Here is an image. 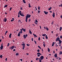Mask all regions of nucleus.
<instances>
[{
    "label": "nucleus",
    "mask_w": 62,
    "mask_h": 62,
    "mask_svg": "<svg viewBox=\"0 0 62 62\" xmlns=\"http://www.w3.org/2000/svg\"><path fill=\"white\" fill-rule=\"evenodd\" d=\"M31 16V15H30L29 14H27L26 15V19H25V21L26 22H27V19H28V18H29Z\"/></svg>",
    "instance_id": "f257e3e1"
},
{
    "label": "nucleus",
    "mask_w": 62,
    "mask_h": 62,
    "mask_svg": "<svg viewBox=\"0 0 62 62\" xmlns=\"http://www.w3.org/2000/svg\"><path fill=\"white\" fill-rule=\"evenodd\" d=\"M39 59V62H41V60L44 59V57L43 56H41Z\"/></svg>",
    "instance_id": "f03ea898"
},
{
    "label": "nucleus",
    "mask_w": 62,
    "mask_h": 62,
    "mask_svg": "<svg viewBox=\"0 0 62 62\" xmlns=\"http://www.w3.org/2000/svg\"><path fill=\"white\" fill-rule=\"evenodd\" d=\"M14 48V46H11L9 48V49H11V50H13Z\"/></svg>",
    "instance_id": "7ed1b4c3"
},
{
    "label": "nucleus",
    "mask_w": 62,
    "mask_h": 62,
    "mask_svg": "<svg viewBox=\"0 0 62 62\" xmlns=\"http://www.w3.org/2000/svg\"><path fill=\"white\" fill-rule=\"evenodd\" d=\"M3 21L4 22H6L7 21V19L6 18H4L3 19Z\"/></svg>",
    "instance_id": "20e7f679"
},
{
    "label": "nucleus",
    "mask_w": 62,
    "mask_h": 62,
    "mask_svg": "<svg viewBox=\"0 0 62 62\" xmlns=\"http://www.w3.org/2000/svg\"><path fill=\"white\" fill-rule=\"evenodd\" d=\"M27 36H28V35H27V34L24 35L23 36V37L24 38H25V39H26L27 37Z\"/></svg>",
    "instance_id": "39448f33"
},
{
    "label": "nucleus",
    "mask_w": 62,
    "mask_h": 62,
    "mask_svg": "<svg viewBox=\"0 0 62 62\" xmlns=\"http://www.w3.org/2000/svg\"><path fill=\"white\" fill-rule=\"evenodd\" d=\"M60 40V38L59 37H57L55 40L56 41H58V40Z\"/></svg>",
    "instance_id": "423d86ee"
},
{
    "label": "nucleus",
    "mask_w": 62,
    "mask_h": 62,
    "mask_svg": "<svg viewBox=\"0 0 62 62\" xmlns=\"http://www.w3.org/2000/svg\"><path fill=\"white\" fill-rule=\"evenodd\" d=\"M44 29H46V30L47 31H48L49 30V29L48 28H47V27H46V28L45 27H44Z\"/></svg>",
    "instance_id": "0eeeda50"
},
{
    "label": "nucleus",
    "mask_w": 62,
    "mask_h": 62,
    "mask_svg": "<svg viewBox=\"0 0 62 62\" xmlns=\"http://www.w3.org/2000/svg\"><path fill=\"white\" fill-rule=\"evenodd\" d=\"M58 41H59V44H61V43H62V41L60 40H58Z\"/></svg>",
    "instance_id": "6e6552de"
},
{
    "label": "nucleus",
    "mask_w": 62,
    "mask_h": 62,
    "mask_svg": "<svg viewBox=\"0 0 62 62\" xmlns=\"http://www.w3.org/2000/svg\"><path fill=\"white\" fill-rule=\"evenodd\" d=\"M44 12L45 14L46 15L48 14V12H46V11H44Z\"/></svg>",
    "instance_id": "1a4fd4ad"
},
{
    "label": "nucleus",
    "mask_w": 62,
    "mask_h": 62,
    "mask_svg": "<svg viewBox=\"0 0 62 62\" xmlns=\"http://www.w3.org/2000/svg\"><path fill=\"white\" fill-rule=\"evenodd\" d=\"M52 16L53 17V18H54V16H55V14H54V13H53V14L52 15Z\"/></svg>",
    "instance_id": "9d476101"
},
{
    "label": "nucleus",
    "mask_w": 62,
    "mask_h": 62,
    "mask_svg": "<svg viewBox=\"0 0 62 62\" xmlns=\"http://www.w3.org/2000/svg\"><path fill=\"white\" fill-rule=\"evenodd\" d=\"M54 56L56 58V57H57V54L56 53L54 55Z\"/></svg>",
    "instance_id": "9b49d317"
},
{
    "label": "nucleus",
    "mask_w": 62,
    "mask_h": 62,
    "mask_svg": "<svg viewBox=\"0 0 62 62\" xmlns=\"http://www.w3.org/2000/svg\"><path fill=\"white\" fill-rule=\"evenodd\" d=\"M22 29L23 30L24 32H25V31H26V29H24L23 28H22Z\"/></svg>",
    "instance_id": "f8f14e48"
},
{
    "label": "nucleus",
    "mask_w": 62,
    "mask_h": 62,
    "mask_svg": "<svg viewBox=\"0 0 62 62\" xmlns=\"http://www.w3.org/2000/svg\"><path fill=\"white\" fill-rule=\"evenodd\" d=\"M0 49L1 50H2V49H3V46H1L0 47Z\"/></svg>",
    "instance_id": "ddd939ff"
},
{
    "label": "nucleus",
    "mask_w": 62,
    "mask_h": 62,
    "mask_svg": "<svg viewBox=\"0 0 62 62\" xmlns=\"http://www.w3.org/2000/svg\"><path fill=\"white\" fill-rule=\"evenodd\" d=\"M62 54V51H60L59 52V54H60H60Z\"/></svg>",
    "instance_id": "4468645a"
},
{
    "label": "nucleus",
    "mask_w": 62,
    "mask_h": 62,
    "mask_svg": "<svg viewBox=\"0 0 62 62\" xmlns=\"http://www.w3.org/2000/svg\"><path fill=\"white\" fill-rule=\"evenodd\" d=\"M11 35H12V34L10 33L9 35V37L10 38H11Z\"/></svg>",
    "instance_id": "2eb2a0df"
},
{
    "label": "nucleus",
    "mask_w": 62,
    "mask_h": 62,
    "mask_svg": "<svg viewBox=\"0 0 62 62\" xmlns=\"http://www.w3.org/2000/svg\"><path fill=\"white\" fill-rule=\"evenodd\" d=\"M23 2L24 4L26 3V2H25V0H23Z\"/></svg>",
    "instance_id": "dca6fc26"
},
{
    "label": "nucleus",
    "mask_w": 62,
    "mask_h": 62,
    "mask_svg": "<svg viewBox=\"0 0 62 62\" xmlns=\"http://www.w3.org/2000/svg\"><path fill=\"white\" fill-rule=\"evenodd\" d=\"M54 44H55V43L54 42H53L52 44V46H54Z\"/></svg>",
    "instance_id": "f3484780"
},
{
    "label": "nucleus",
    "mask_w": 62,
    "mask_h": 62,
    "mask_svg": "<svg viewBox=\"0 0 62 62\" xmlns=\"http://www.w3.org/2000/svg\"><path fill=\"white\" fill-rule=\"evenodd\" d=\"M12 20H11V22H13V21H14V18H12Z\"/></svg>",
    "instance_id": "a211bd4d"
},
{
    "label": "nucleus",
    "mask_w": 62,
    "mask_h": 62,
    "mask_svg": "<svg viewBox=\"0 0 62 62\" xmlns=\"http://www.w3.org/2000/svg\"><path fill=\"white\" fill-rule=\"evenodd\" d=\"M20 15H21V16H22V17H23L24 16V15H23L22 14H20Z\"/></svg>",
    "instance_id": "6ab92c4d"
},
{
    "label": "nucleus",
    "mask_w": 62,
    "mask_h": 62,
    "mask_svg": "<svg viewBox=\"0 0 62 62\" xmlns=\"http://www.w3.org/2000/svg\"><path fill=\"white\" fill-rule=\"evenodd\" d=\"M38 10H40V7L39 6V7H38Z\"/></svg>",
    "instance_id": "aec40b11"
},
{
    "label": "nucleus",
    "mask_w": 62,
    "mask_h": 62,
    "mask_svg": "<svg viewBox=\"0 0 62 62\" xmlns=\"http://www.w3.org/2000/svg\"><path fill=\"white\" fill-rule=\"evenodd\" d=\"M29 33H30V34H31V35L32 34V32H31V31H30V30H29Z\"/></svg>",
    "instance_id": "412c9836"
},
{
    "label": "nucleus",
    "mask_w": 62,
    "mask_h": 62,
    "mask_svg": "<svg viewBox=\"0 0 62 62\" xmlns=\"http://www.w3.org/2000/svg\"><path fill=\"white\" fill-rule=\"evenodd\" d=\"M47 49H48V52H50V50L49 48L48 47L47 48Z\"/></svg>",
    "instance_id": "4be33fe9"
},
{
    "label": "nucleus",
    "mask_w": 62,
    "mask_h": 62,
    "mask_svg": "<svg viewBox=\"0 0 62 62\" xmlns=\"http://www.w3.org/2000/svg\"><path fill=\"white\" fill-rule=\"evenodd\" d=\"M62 27H60V31H61V30H62Z\"/></svg>",
    "instance_id": "5701e85b"
},
{
    "label": "nucleus",
    "mask_w": 62,
    "mask_h": 62,
    "mask_svg": "<svg viewBox=\"0 0 62 62\" xmlns=\"http://www.w3.org/2000/svg\"><path fill=\"white\" fill-rule=\"evenodd\" d=\"M30 5V3L29 4V8H31V6Z\"/></svg>",
    "instance_id": "b1692460"
},
{
    "label": "nucleus",
    "mask_w": 62,
    "mask_h": 62,
    "mask_svg": "<svg viewBox=\"0 0 62 62\" xmlns=\"http://www.w3.org/2000/svg\"><path fill=\"white\" fill-rule=\"evenodd\" d=\"M51 9H52V7H51L50 8L48 9L49 10H50Z\"/></svg>",
    "instance_id": "393cba45"
},
{
    "label": "nucleus",
    "mask_w": 62,
    "mask_h": 62,
    "mask_svg": "<svg viewBox=\"0 0 62 62\" xmlns=\"http://www.w3.org/2000/svg\"><path fill=\"white\" fill-rule=\"evenodd\" d=\"M45 35L46 36V34H42V36H43V37H44L45 36Z\"/></svg>",
    "instance_id": "a878e982"
},
{
    "label": "nucleus",
    "mask_w": 62,
    "mask_h": 62,
    "mask_svg": "<svg viewBox=\"0 0 62 62\" xmlns=\"http://www.w3.org/2000/svg\"><path fill=\"white\" fill-rule=\"evenodd\" d=\"M19 13L20 15V14H22L21 11H19Z\"/></svg>",
    "instance_id": "bb28decb"
},
{
    "label": "nucleus",
    "mask_w": 62,
    "mask_h": 62,
    "mask_svg": "<svg viewBox=\"0 0 62 62\" xmlns=\"http://www.w3.org/2000/svg\"><path fill=\"white\" fill-rule=\"evenodd\" d=\"M20 33H19L18 34V36L19 37H20Z\"/></svg>",
    "instance_id": "cd10ccee"
},
{
    "label": "nucleus",
    "mask_w": 62,
    "mask_h": 62,
    "mask_svg": "<svg viewBox=\"0 0 62 62\" xmlns=\"http://www.w3.org/2000/svg\"><path fill=\"white\" fill-rule=\"evenodd\" d=\"M46 39H48V37H47V35H46Z\"/></svg>",
    "instance_id": "c85d7f7f"
},
{
    "label": "nucleus",
    "mask_w": 62,
    "mask_h": 62,
    "mask_svg": "<svg viewBox=\"0 0 62 62\" xmlns=\"http://www.w3.org/2000/svg\"><path fill=\"white\" fill-rule=\"evenodd\" d=\"M2 57H3V55H1L0 56V57L1 58H2Z\"/></svg>",
    "instance_id": "c756f323"
},
{
    "label": "nucleus",
    "mask_w": 62,
    "mask_h": 62,
    "mask_svg": "<svg viewBox=\"0 0 62 62\" xmlns=\"http://www.w3.org/2000/svg\"><path fill=\"white\" fill-rule=\"evenodd\" d=\"M19 33L20 34H21V33H23V31H20L19 32Z\"/></svg>",
    "instance_id": "7c9ffc66"
},
{
    "label": "nucleus",
    "mask_w": 62,
    "mask_h": 62,
    "mask_svg": "<svg viewBox=\"0 0 62 62\" xmlns=\"http://www.w3.org/2000/svg\"><path fill=\"white\" fill-rule=\"evenodd\" d=\"M26 45L27 46H30V45L29 44H27Z\"/></svg>",
    "instance_id": "2f4dec72"
},
{
    "label": "nucleus",
    "mask_w": 62,
    "mask_h": 62,
    "mask_svg": "<svg viewBox=\"0 0 62 62\" xmlns=\"http://www.w3.org/2000/svg\"><path fill=\"white\" fill-rule=\"evenodd\" d=\"M33 35H34V38L36 37V35L35 34H34V33H33Z\"/></svg>",
    "instance_id": "473e14b6"
},
{
    "label": "nucleus",
    "mask_w": 62,
    "mask_h": 62,
    "mask_svg": "<svg viewBox=\"0 0 62 62\" xmlns=\"http://www.w3.org/2000/svg\"><path fill=\"white\" fill-rule=\"evenodd\" d=\"M7 5H6L4 6V8H7Z\"/></svg>",
    "instance_id": "72a5a7b5"
},
{
    "label": "nucleus",
    "mask_w": 62,
    "mask_h": 62,
    "mask_svg": "<svg viewBox=\"0 0 62 62\" xmlns=\"http://www.w3.org/2000/svg\"><path fill=\"white\" fill-rule=\"evenodd\" d=\"M35 21V22H36V23H38V21H37V19H36Z\"/></svg>",
    "instance_id": "f704fd0d"
},
{
    "label": "nucleus",
    "mask_w": 62,
    "mask_h": 62,
    "mask_svg": "<svg viewBox=\"0 0 62 62\" xmlns=\"http://www.w3.org/2000/svg\"><path fill=\"white\" fill-rule=\"evenodd\" d=\"M38 40H40V37H39L38 38Z\"/></svg>",
    "instance_id": "c9c22d12"
},
{
    "label": "nucleus",
    "mask_w": 62,
    "mask_h": 62,
    "mask_svg": "<svg viewBox=\"0 0 62 62\" xmlns=\"http://www.w3.org/2000/svg\"><path fill=\"white\" fill-rule=\"evenodd\" d=\"M38 47L40 49H41V48L39 46H38Z\"/></svg>",
    "instance_id": "e433bc0d"
},
{
    "label": "nucleus",
    "mask_w": 62,
    "mask_h": 62,
    "mask_svg": "<svg viewBox=\"0 0 62 62\" xmlns=\"http://www.w3.org/2000/svg\"><path fill=\"white\" fill-rule=\"evenodd\" d=\"M39 59L38 58H37L36 59V60H39Z\"/></svg>",
    "instance_id": "4c0bfd02"
},
{
    "label": "nucleus",
    "mask_w": 62,
    "mask_h": 62,
    "mask_svg": "<svg viewBox=\"0 0 62 62\" xmlns=\"http://www.w3.org/2000/svg\"><path fill=\"white\" fill-rule=\"evenodd\" d=\"M38 12L39 13H40V11L39 10H38Z\"/></svg>",
    "instance_id": "58836bf2"
},
{
    "label": "nucleus",
    "mask_w": 62,
    "mask_h": 62,
    "mask_svg": "<svg viewBox=\"0 0 62 62\" xmlns=\"http://www.w3.org/2000/svg\"><path fill=\"white\" fill-rule=\"evenodd\" d=\"M16 55H17V56L18 55H19V54L18 53H16Z\"/></svg>",
    "instance_id": "ea45409f"
},
{
    "label": "nucleus",
    "mask_w": 62,
    "mask_h": 62,
    "mask_svg": "<svg viewBox=\"0 0 62 62\" xmlns=\"http://www.w3.org/2000/svg\"><path fill=\"white\" fill-rule=\"evenodd\" d=\"M51 24L52 25H53V24H54V21H53V22Z\"/></svg>",
    "instance_id": "a19ab883"
},
{
    "label": "nucleus",
    "mask_w": 62,
    "mask_h": 62,
    "mask_svg": "<svg viewBox=\"0 0 62 62\" xmlns=\"http://www.w3.org/2000/svg\"><path fill=\"white\" fill-rule=\"evenodd\" d=\"M12 8H10V10H9V11H10V10H11V9H12Z\"/></svg>",
    "instance_id": "79ce46f5"
},
{
    "label": "nucleus",
    "mask_w": 62,
    "mask_h": 62,
    "mask_svg": "<svg viewBox=\"0 0 62 62\" xmlns=\"http://www.w3.org/2000/svg\"><path fill=\"white\" fill-rule=\"evenodd\" d=\"M43 46L44 47H45V46L46 45L45 44H43Z\"/></svg>",
    "instance_id": "37998d69"
},
{
    "label": "nucleus",
    "mask_w": 62,
    "mask_h": 62,
    "mask_svg": "<svg viewBox=\"0 0 62 62\" xmlns=\"http://www.w3.org/2000/svg\"><path fill=\"white\" fill-rule=\"evenodd\" d=\"M34 42L35 43V44H37V42H36V41H35V40H34Z\"/></svg>",
    "instance_id": "c03bdc74"
},
{
    "label": "nucleus",
    "mask_w": 62,
    "mask_h": 62,
    "mask_svg": "<svg viewBox=\"0 0 62 62\" xmlns=\"http://www.w3.org/2000/svg\"><path fill=\"white\" fill-rule=\"evenodd\" d=\"M40 51V50H39V49H38L37 51V52H39Z\"/></svg>",
    "instance_id": "a18cd8bd"
},
{
    "label": "nucleus",
    "mask_w": 62,
    "mask_h": 62,
    "mask_svg": "<svg viewBox=\"0 0 62 62\" xmlns=\"http://www.w3.org/2000/svg\"><path fill=\"white\" fill-rule=\"evenodd\" d=\"M22 45H25V44L24 43L22 44Z\"/></svg>",
    "instance_id": "49530a36"
},
{
    "label": "nucleus",
    "mask_w": 62,
    "mask_h": 62,
    "mask_svg": "<svg viewBox=\"0 0 62 62\" xmlns=\"http://www.w3.org/2000/svg\"><path fill=\"white\" fill-rule=\"evenodd\" d=\"M55 46H56V47H58V45H57V44H55Z\"/></svg>",
    "instance_id": "de8ad7c7"
},
{
    "label": "nucleus",
    "mask_w": 62,
    "mask_h": 62,
    "mask_svg": "<svg viewBox=\"0 0 62 62\" xmlns=\"http://www.w3.org/2000/svg\"><path fill=\"white\" fill-rule=\"evenodd\" d=\"M20 9L21 10H23V8H22V7H21L20 8Z\"/></svg>",
    "instance_id": "09e8293b"
},
{
    "label": "nucleus",
    "mask_w": 62,
    "mask_h": 62,
    "mask_svg": "<svg viewBox=\"0 0 62 62\" xmlns=\"http://www.w3.org/2000/svg\"><path fill=\"white\" fill-rule=\"evenodd\" d=\"M9 43H8V45H7V46H9Z\"/></svg>",
    "instance_id": "8fccbe9b"
},
{
    "label": "nucleus",
    "mask_w": 62,
    "mask_h": 62,
    "mask_svg": "<svg viewBox=\"0 0 62 62\" xmlns=\"http://www.w3.org/2000/svg\"><path fill=\"white\" fill-rule=\"evenodd\" d=\"M60 39H62V35H61L60 36Z\"/></svg>",
    "instance_id": "3c124183"
},
{
    "label": "nucleus",
    "mask_w": 62,
    "mask_h": 62,
    "mask_svg": "<svg viewBox=\"0 0 62 62\" xmlns=\"http://www.w3.org/2000/svg\"><path fill=\"white\" fill-rule=\"evenodd\" d=\"M40 54V53H37V55H38V54Z\"/></svg>",
    "instance_id": "603ef678"
},
{
    "label": "nucleus",
    "mask_w": 62,
    "mask_h": 62,
    "mask_svg": "<svg viewBox=\"0 0 62 62\" xmlns=\"http://www.w3.org/2000/svg\"><path fill=\"white\" fill-rule=\"evenodd\" d=\"M34 23L35 24H37L38 25V23H36V22H34Z\"/></svg>",
    "instance_id": "864d4df0"
},
{
    "label": "nucleus",
    "mask_w": 62,
    "mask_h": 62,
    "mask_svg": "<svg viewBox=\"0 0 62 62\" xmlns=\"http://www.w3.org/2000/svg\"><path fill=\"white\" fill-rule=\"evenodd\" d=\"M8 59V58H6L5 59V60L6 61H7Z\"/></svg>",
    "instance_id": "5fc2aeb1"
},
{
    "label": "nucleus",
    "mask_w": 62,
    "mask_h": 62,
    "mask_svg": "<svg viewBox=\"0 0 62 62\" xmlns=\"http://www.w3.org/2000/svg\"><path fill=\"white\" fill-rule=\"evenodd\" d=\"M15 51H16V50H15V49H14L13 50V52H15Z\"/></svg>",
    "instance_id": "6e6d98bb"
},
{
    "label": "nucleus",
    "mask_w": 62,
    "mask_h": 62,
    "mask_svg": "<svg viewBox=\"0 0 62 62\" xmlns=\"http://www.w3.org/2000/svg\"><path fill=\"white\" fill-rule=\"evenodd\" d=\"M20 30V31H21V32H22V30H23V29H21Z\"/></svg>",
    "instance_id": "4d7b16f0"
},
{
    "label": "nucleus",
    "mask_w": 62,
    "mask_h": 62,
    "mask_svg": "<svg viewBox=\"0 0 62 62\" xmlns=\"http://www.w3.org/2000/svg\"><path fill=\"white\" fill-rule=\"evenodd\" d=\"M18 22L19 23L20 22H21V20H18Z\"/></svg>",
    "instance_id": "13d9d810"
},
{
    "label": "nucleus",
    "mask_w": 62,
    "mask_h": 62,
    "mask_svg": "<svg viewBox=\"0 0 62 62\" xmlns=\"http://www.w3.org/2000/svg\"><path fill=\"white\" fill-rule=\"evenodd\" d=\"M31 40H32V41H33V38H31Z\"/></svg>",
    "instance_id": "bf43d9fd"
},
{
    "label": "nucleus",
    "mask_w": 62,
    "mask_h": 62,
    "mask_svg": "<svg viewBox=\"0 0 62 62\" xmlns=\"http://www.w3.org/2000/svg\"><path fill=\"white\" fill-rule=\"evenodd\" d=\"M39 56H40V55L38 54V55L37 56H38V57H39Z\"/></svg>",
    "instance_id": "052dcab7"
},
{
    "label": "nucleus",
    "mask_w": 62,
    "mask_h": 62,
    "mask_svg": "<svg viewBox=\"0 0 62 62\" xmlns=\"http://www.w3.org/2000/svg\"><path fill=\"white\" fill-rule=\"evenodd\" d=\"M2 39H4V37H3V36H2Z\"/></svg>",
    "instance_id": "680f3d73"
},
{
    "label": "nucleus",
    "mask_w": 62,
    "mask_h": 62,
    "mask_svg": "<svg viewBox=\"0 0 62 62\" xmlns=\"http://www.w3.org/2000/svg\"><path fill=\"white\" fill-rule=\"evenodd\" d=\"M61 49L62 50V46H61Z\"/></svg>",
    "instance_id": "e2e57ef3"
},
{
    "label": "nucleus",
    "mask_w": 62,
    "mask_h": 62,
    "mask_svg": "<svg viewBox=\"0 0 62 62\" xmlns=\"http://www.w3.org/2000/svg\"><path fill=\"white\" fill-rule=\"evenodd\" d=\"M30 21H31V19H30L29 20V22H30Z\"/></svg>",
    "instance_id": "0e129e2a"
},
{
    "label": "nucleus",
    "mask_w": 62,
    "mask_h": 62,
    "mask_svg": "<svg viewBox=\"0 0 62 62\" xmlns=\"http://www.w3.org/2000/svg\"><path fill=\"white\" fill-rule=\"evenodd\" d=\"M60 17H61V19H62V15H61V16Z\"/></svg>",
    "instance_id": "69168bd1"
},
{
    "label": "nucleus",
    "mask_w": 62,
    "mask_h": 62,
    "mask_svg": "<svg viewBox=\"0 0 62 62\" xmlns=\"http://www.w3.org/2000/svg\"><path fill=\"white\" fill-rule=\"evenodd\" d=\"M23 47H25V45H23Z\"/></svg>",
    "instance_id": "338daca9"
},
{
    "label": "nucleus",
    "mask_w": 62,
    "mask_h": 62,
    "mask_svg": "<svg viewBox=\"0 0 62 62\" xmlns=\"http://www.w3.org/2000/svg\"><path fill=\"white\" fill-rule=\"evenodd\" d=\"M60 7H62V3Z\"/></svg>",
    "instance_id": "774afa93"
}]
</instances>
